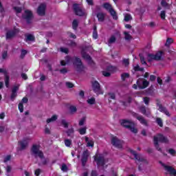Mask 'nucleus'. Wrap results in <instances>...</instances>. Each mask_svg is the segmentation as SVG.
Instances as JSON below:
<instances>
[{"label":"nucleus","mask_w":176,"mask_h":176,"mask_svg":"<svg viewBox=\"0 0 176 176\" xmlns=\"http://www.w3.org/2000/svg\"><path fill=\"white\" fill-rule=\"evenodd\" d=\"M69 63H73L76 71L78 72H82L85 71V66H83V63H82V60L80 58L74 56L73 58H71L68 56H67L65 58V60L60 61V65H67V64H69Z\"/></svg>","instance_id":"nucleus-1"},{"label":"nucleus","mask_w":176,"mask_h":176,"mask_svg":"<svg viewBox=\"0 0 176 176\" xmlns=\"http://www.w3.org/2000/svg\"><path fill=\"white\" fill-rule=\"evenodd\" d=\"M154 141V146L155 148L157 149V151H159L160 152H162V148L159 146V142H163L164 144H167L168 142V140L167 138L164 137V135L158 133L153 138Z\"/></svg>","instance_id":"nucleus-2"},{"label":"nucleus","mask_w":176,"mask_h":176,"mask_svg":"<svg viewBox=\"0 0 176 176\" xmlns=\"http://www.w3.org/2000/svg\"><path fill=\"white\" fill-rule=\"evenodd\" d=\"M131 153L132 155H133L135 159L138 160V162L141 163L138 166V170L139 171H142V164H143V166H148V164H149V161H148V160H146V158H145L144 157L138 155V154H137V153L134 151H132Z\"/></svg>","instance_id":"nucleus-3"},{"label":"nucleus","mask_w":176,"mask_h":176,"mask_svg":"<svg viewBox=\"0 0 176 176\" xmlns=\"http://www.w3.org/2000/svg\"><path fill=\"white\" fill-rule=\"evenodd\" d=\"M121 125L123 126V127H126V129H129L131 133H134L135 134H137L138 133V129L135 128V124L131 120H122L120 121Z\"/></svg>","instance_id":"nucleus-4"},{"label":"nucleus","mask_w":176,"mask_h":176,"mask_svg":"<svg viewBox=\"0 0 176 176\" xmlns=\"http://www.w3.org/2000/svg\"><path fill=\"white\" fill-rule=\"evenodd\" d=\"M73 10L76 16H79L80 17L86 16V10L85 8L78 3L73 5Z\"/></svg>","instance_id":"nucleus-5"},{"label":"nucleus","mask_w":176,"mask_h":176,"mask_svg":"<svg viewBox=\"0 0 176 176\" xmlns=\"http://www.w3.org/2000/svg\"><path fill=\"white\" fill-rule=\"evenodd\" d=\"M22 19L26 21L27 24H32V20H34V14L32 13V11L25 10L22 14Z\"/></svg>","instance_id":"nucleus-6"},{"label":"nucleus","mask_w":176,"mask_h":176,"mask_svg":"<svg viewBox=\"0 0 176 176\" xmlns=\"http://www.w3.org/2000/svg\"><path fill=\"white\" fill-rule=\"evenodd\" d=\"M32 155L34 156L35 159H38V157L41 158L43 157L45 155L43 152L39 149V146L38 145H33L31 149Z\"/></svg>","instance_id":"nucleus-7"},{"label":"nucleus","mask_w":176,"mask_h":176,"mask_svg":"<svg viewBox=\"0 0 176 176\" xmlns=\"http://www.w3.org/2000/svg\"><path fill=\"white\" fill-rule=\"evenodd\" d=\"M159 163L164 168V170H165V171H167V173H169L170 175L176 176V170L174 168H173V166H168L163 163L162 161H160Z\"/></svg>","instance_id":"nucleus-8"},{"label":"nucleus","mask_w":176,"mask_h":176,"mask_svg":"<svg viewBox=\"0 0 176 176\" xmlns=\"http://www.w3.org/2000/svg\"><path fill=\"white\" fill-rule=\"evenodd\" d=\"M162 56L163 52H157L155 54H149L148 55V56L149 57L148 61H152V60L160 61V60H162Z\"/></svg>","instance_id":"nucleus-9"},{"label":"nucleus","mask_w":176,"mask_h":176,"mask_svg":"<svg viewBox=\"0 0 176 176\" xmlns=\"http://www.w3.org/2000/svg\"><path fill=\"white\" fill-rule=\"evenodd\" d=\"M132 116L133 118H135L139 122L141 123V124H144V126H148V122L142 116H140V114L137 113H132Z\"/></svg>","instance_id":"nucleus-10"},{"label":"nucleus","mask_w":176,"mask_h":176,"mask_svg":"<svg viewBox=\"0 0 176 176\" xmlns=\"http://www.w3.org/2000/svg\"><path fill=\"white\" fill-rule=\"evenodd\" d=\"M46 13V4L41 3L37 8V14L38 16H45Z\"/></svg>","instance_id":"nucleus-11"},{"label":"nucleus","mask_w":176,"mask_h":176,"mask_svg":"<svg viewBox=\"0 0 176 176\" xmlns=\"http://www.w3.org/2000/svg\"><path fill=\"white\" fill-rule=\"evenodd\" d=\"M89 151L86 150L82 153L81 162H82V167H85L86 166V163H87V160L89 159Z\"/></svg>","instance_id":"nucleus-12"},{"label":"nucleus","mask_w":176,"mask_h":176,"mask_svg":"<svg viewBox=\"0 0 176 176\" xmlns=\"http://www.w3.org/2000/svg\"><path fill=\"white\" fill-rule=\"evenodd\" d=\"M94 161L97 162V166H104L107 160H105L104 155H100L97 158L95 157Z\"/></svg>","instance_id":"nucleus-13"},{"label":"nucleus","mask_w":176,"mask_h":176,"mask_svg":"<svg viewBox=\"0 0 176 176\" xmlns=\"http://www.w3.org/2000/svg\"><path fill=\"white\" fill-rule=\"evenodd\" d=\"M111 144L113 146H116V148H122V141L116 137L111 138Z\"/></svg>","instance_id":"nucleus-14"},{"label":"nucleus","mask_w":176,"mask_h":176,"mask_svg":"<svg viewBox=\"0 0 176 176\" xmlns=\"http://www.w3.org/2000/svg\"><path fill=\"white\" fill-rule=\"evenodd\" d=\"M17 32H19V30L17 29L8 31L6 35V39H12V38H14Z\"/></svg>","instance_id":"nucleus-15"},{"label":"nucleus","mask_w":176,"mask_h":176,"mask_svg":"<svg viewBox=\"0 0 176 176\" xmlns=\"http://www.w3.org/2000/svg\"><path fill=\"white\" fill-rule=\"evenodd\" d=\"M30 142V138L23 139L22 141L19 142L20 144L21 151H24V149H27V146H28V142Z\"/></svg>","instance_id":"nucleus-16"},{"label":"nucleus","mask_w":176,"mask_h":176,"mask_svg":"<svg viewBox=\"0 0 176 176\" xmlns=\"http://www.w3.org/2000/svg\"><path fill=\"white\" fill-rule=\"evenodd\" d=\"M3 74L5 76V83L6 87H9V80H10V77L9 75L8 74V71L5 69H0V74Z\"/></svg>","instance_id":"nucleus-17"},{"label":"nucleus","mask_w":176,"mask_h":176,"mask_svg":"<svg viewBox=\"0 0 176 176\" xmlns=\"http://www.w3.org/2000/svg\"><path fill=\"white\" fill-rule=\"evenodd\" d=\"M92 89L95 93H100L101 91V87L100 86L98 81H94L92 82Z\"/></svg>","instance_id":"nucleus-18"},{"label":"nucleus","mask_w":176,"mask_h":176,"mask_svg":"<svg viewBox=\"0 0 176 176\" xmlns=\"http://www.w3.org/2000/svg\"><path fill=\"white\" fill-rule=\"evenodd\" d=\"M158 110L160 112H162L163 113H165L166 116H170V112H168V110L166 109V107H163L161 104L157 103Z\"/></svg>","instance_id":"nucleus-19"},{"label":"nucleus","mask_w":176,"mask_h":176,"mask_svg":"<svg viewBox=\"0 0 176 176\" xmlns=\"http://www.w3.org/2000/svg\"><path fill=\"white\" fill-rule=\"evenodd\" d=\"M140 111L141 113L145 115V116H151V110L145 107V106H142L140 107Z\"/></svg>","instance_id":"nucleus-20"},{"label":"nucleus","mask_w":176,"mask_h":176,"mask_svg":"<svg viewBox=\"0 0 176 176\" xmlns=\"http://www.w3.org/2000/svg\"><path fill=\"white\" fill-rule=\"evenodd\" d=\"M82 58L85 60H87L89 64L91 65L93 64V60H91V57H90L89 54H87L86 52H82Z\"/></svg>","instance_id":"nucleus-21"},{"label":"nucleus","mask_w":176,"mask_h":176,"mask_svg":"<svg viewBox=\"0 0 176 176\" xmlns=\"http://www.w3.org/2000/svg\"><path fill=\"white\" fill-rule=\"evenodd\" d=\"M47 164V159L45 157V155L40 157V162H38V166H46Z\"/></svg>","instance_id":"nucleus-22"},{"label":"nucleus","mask_w":176,"mask_h":176,"mask_svg":"<svg viewBox=\"0 0 176 176\" xmlns=\"http://www.w3.org/2000/svg\"><path fill=\"white\" fill-rule=\"evenodd\" d=\"M98 21L102 22L105 20V14L104 12H99L97 14Z\"/></svg>","instance_id":"nucleus-23"},{"label":"nucleus","mask_w":176,"mask_h":176,"mask_svg":"<svg viewBox=\"0 0 176 176\" xmlns=\"http://www.w3.org/2000/svg\"><path fill=\"white\" fill-rule=\"evenodd\" d=\"M124 20L126 23L129 21H131V20H133V16H131V14H124Z\"/></svg>","instance_id":"nucleus-24"},{"label":"nucleus","mask_w":176,"mask_h":176,"mask_svg":"<svg viewBox=\"0 0 176 176\" xmlns=\"http://www.w3.org/2000/svg\"><path fill=\"white\" fill-rule=\"evenodd\" d=\"M116 42V37L115 36H111L108 40V45L111 46L112 43H115Z\"/></svg>","instance_id":"nucleus-25"},{"label":"nucleus","mask_w":176,"mask_h":176,"mask_svg":"<svg viewBox=\"0 0 176 176\" xmlns=\"http://www.w3.org/2000/svg\"><path fill=\"white\" fill-rule=\"evenodd\" d=\"M109 12L111 14L114 20H118V15H116V12H115V10H113V8H111Z\"/></svg>","instance_id":"nucleus-26"},{"label":"nucleus","mask_w":176,"mask_h":176,"mask_svg":"<svg viewBox=\"0 0 176 176\" xmlns=\"http://www.w3.org/2000/svg\"><path fill=\"white\" fill-rule=\"evenodd\" d=\"M75 132V130L73 127L69 129L67 131H66V134H67V137H72V134Z\"/></svg>","instance_id":"nucleus-27"},{"label":"nucleus","mask_w":176,"mask_h":176,"mask_svg":"<svg viewBox=\"0 0 176 176\" xmlns=\"http://www.w3.org/2000/svg\"><path fill=\"white\" fill-rule=\"evenodd\" d=\"M124 39L126 41H131V39H133V37L131 36V35L129 34V32H124Z\"/></svg>","instance_id":"nucleus-28"},{"label":"nucleus","mask_w":176,"mask_h":176,"mask_svg":"<svg viewBox=\"0 0 176 176\" xmlns=\"http://www.w3.org/2000/svg\"><path fill=\"white\" fill-rule=\"evenodd\" d=\"M149 86V81L143 78V82L142 84V89H146Z\"/></svg>","instance_id":"nucleus-29"},{"label":"nucleus","mask_w":176,"mask_h":176,"mask_svg":"<svg viewBox=\"0 0 176 176\" xmlns=\"http://www.w3.org/2000/svg\"><path fill=\"white\" fill-rule=\"evenodd\" d=\"M130 78V74L129 73H123L121 74L122 80H126V79Z\"/></svg>","instance_id":"nucleus-30"},{"label":"nucleus","mask_w":176,"mask_h":176,"mask_svg":"<svg viewBox=\"0 0 176 176\" xmlns=\"http://www.w3.org/2000/svg\"><path fill=\"white\" fill-rule=\"evenodd\" d=\"M103 8H104L106 10H108V12H109V10L112 9V6L109 3H105L103 4Z\"/></svg>","instance_id":"nucleus-31"},{"label":"nucleus","mask_w":176,"mask_h":176,"mask_svg":"<svg viewBox=\"0 0 176 176\" xmlns=\"http://www.w3.org/2000/svg\"><path fill=\"white\" fill-rule=\"evenodd\" d=\"M56 120H57V116L54 115L47 120V123H52V122H56Z\"/></svg>","instance_id":"nucleus-32"},{"label":"nucleus","mask_w":176,"mask_h":176,"mask_svg":"<svg viewBox=\"0 0 176 176\" xmlns=\"http://www.w3.org/2000/svg\"><path fill=\"white\" fill-rule=\"evenodd\" d=\"M78 25H79V22L78 20L74 19L72 23L73 30H76L78 28Z\"/></svg>","instance_id":"nucleus-33"},{"label":"nucleus","mask_w":176,"mask_h":176,"mask_svg":"<svg viewBox=\"0 0 176 176\" xmlns=\"http://www.w3.org/2000/svg\"><path fill=\"white\" fill-rule=\"evenodd\" d=\"M161 5L162 6H163L164 8H167V9H170V4L167 3V2L166 1V0H162L161 1Z\"/></svg>","instance_id":"nucleus-34"},{"label":"nucleus","mask_w":176,"mask_h":176,"mask_svg":"<svg viewBox=\"0 0 176 176\" xmlns=\"http://www.w3.org/2000/svg\"><path fill=\"white\" fill-rule=\"evenodd\" d=\"M6 175L12 176V175H10V173L12 172V166H7V167L6 168Z\"/></svg>","instance_id":"nucleus-35"},{"label":"nucleus","mask_w":176,"mask_h":176,"mask_svg":"<svg viewBox=\"0 0 176 176\" xmlns=\"http://www.w3.org/2000/svg\"><path fill=\"white\" fill-rule=\"evenodd\" d=\"M143 78H139L137 81V85L139 89H142Z\"/></svg>","instance_id":"nucleus-36"},{"label":"nucleus","mask_w":176,"mask_h":176,"mask_svg":"<svg viewBox=\"0 0 176 176\" xmlns=\"http://www.w3.org/2000/svg\"><path fill=\"white\" fill-rule=\"evenodd\" d=\"M65 146L69 147L71 145H72V140L69 139L65 140Z\"/></svg>","instance_id":"nucleus-37"},{"label":"nucleus","mask_w":176,"mask_h":176,"mask_svg":"<svg viewBox=\"0 0 176 176\" xmlns=\"http://www.w3.org/2000/svg\"><path fill=\"white\" fill-rule=\"evenodd\" d=\"M61 124H62V126H63V127H65V129H68V126L69 125L68 122H67V120H61Z\"/></svg>","instance_id":"nucleus-38"},{"label":"nucleus","mask_w":176,"mask_h":176,"mask_svg":"<svg viewBox=\"0 0 176 176\" xmlns=\"http://www.w3.org/2000/svg\"><path fill=\"white\" fill-rule=\"evenodd\" d=\"M87 102H88V104L90 105H94V104H96V98H91L87 100Z\"/></svg>","instance_id":"nucleus-39"},{"label":"nucleus","mask_w":176,"mask_h":176,"mask_svg":"<svg viewBox=\"0 0 176 176\" xmlns=\"http://www.w3.org/2000/svg\"><path fill=\"white\" fill-rule=\"evenodd\" d=\"M67 45L71 46V47H76V43L75 41H69L67 42Z\"/></svg>","instance_id":"nucleus-40"},{"label":"nucleus","mask_w":176,"mask_h":176,"mask_svg":"<svg viewBox=\"0 0 176 176\" xmlns=\"http://www.w3.org/2000/svg\"><path fill=\"white\" fill-rule=\"evenodd\" d=\"M13 9L16 12V14L23 12V8H21V7H14Z\"/></svg>","instance_id":"nucleus-41"},{"label":"nucleus","mask_w":176,"mask_h":176,"mask_svg":"<svg viewBox=\"0 0 176 176\" xmlns=\"http://www.w3.org/2000/svg\"><path fill=\"white\" fill-rule=\"evenodd\" d=\"M156 122L160 127H163V121L162 120V118H157L156 120Z\"/></svg>","instance_id":"nucleus-42"},{"label":"nucleus","mask_w":176,"mask_h":176,"mask_svg":"<svg viewBox=\"0 0 176 176\" xmlns=\"http://www.w3.org/2000/svg\"><path fill=\"white\" fill-rule=\"evenodd\" d=\"M35 40V37H34L32 34H28L26 35V42L28 41H34Z\"/></svg>","instance_id":"nucleus-43"},{"label":"nucleus","mask_w":176,"mask_h":176,"mask_svg":"<svg viewBox=\"0 0 176 176\" xmlns=\"http://www.w3.org/2000/svg\"><path fill=\"white\" fill-rule=\"evenodd\" d=\"M107 71H109V72H116V67L113 66H109L107 67Z\"/></svg>","instance_id":"nucleus-44"},{"label":"nucleus","mask_w":176,"mask_h":176,"mask_svg":"<svg viewBox=\"0 0 176 176\" xmlns=\"http://www.w3.org/2000/svg\"><path fill=\"white\" fill-rule=\"evenodd\" d=\"M60 52H62V53H65V54H68V52H69V50H68V48L67 47H61L60 48Z\"/></svg>","instance_id":"nucleus-45"},{"label":"nucleus","mask_w":176,"mask_h":176,"mask_svg":"<svg viewBox=\"0 0 176 176\" xmlns=\"http://www.w3.org/2000/svg\"><path fill=\"white\" fill-rule=\"evenodd\" d=\"M134 71H140L143 72L144 71V67H140V65H136L133 67Z\"/></svg>","instance_id":"nucleus-46"},{"label":"nucleus","mask_w":176,"mask_h":176,"mask_svg":"<svg viewBox=\"0 0 176 176\" xmlns=\"http://www.w3.org/2000/svg\"><path fill=\"white\" fill-rule=\"evenodd\" d=\"M61 170L64 173H67V171H68V166H67V165L65 164H62Z\"/></svg>","instance_id":"nucleus-47"},{"label":"nucleus","mask_w":176,"mask_h":176,"mask_svg":"<svg viewBox=\"0 0 176 176\" xmlns=\"http://www.w3.org/2000/svg\"><path fill=\"white\" fill-rule=\"evenodd\" d=\"M174 42V40L173 38H169L166 40V46H170V43H173Z\"/></svg>","instance_id":"nucleus-48"},{"label":"nucleus","mask_w":176,"mask_h":176,"mask_svg":"<svg viewBox=\"0 0 176 176\" xmlns=\"http://www.w3.org/2000/svg\"><path fill=\"white\" fill-rule=\"evenodd\" d=\"M87 128L86 127H84V128H82L80 129H79V133L81 135H83L84 134H86V130H87Z\"/></svg>","instance_id":"nucleus-49"},{"label":"nucleus","mask_w":176,"mask_h":176,"mask_svg":"<svg viewBox=\"0 0 176 176\" xmlns=\"http://www.w3.org/2000/svg\"><path fill=\"white\" fill-rule=\"evenodd\" d=\"M108 96L109 98H111V100H115L116 98V95H115L114 93H109Z\"/></svg>","instance_id":"nucleus-50"},{"label":"nucleus","mask_w":176,"mask_h":176,"mask_svg":"<svg viewBox=\"0 0 176 176\" xmlns=\"http://www.w3.org/2000/svg\"><path fill=\"white\" fill-rule=\"evenodd\" d=\"M102 74L103 76H106L107 78L111 76V73L109 72L103 71V72H102Z\"/></svg>","instance_id":"nucleus-51"},{"label":"nucleus","mask_w":176,"mask_h":176,"mask_svg":"<svg viewBox=\"0 0 176 176\" xmlns=\"http://www.w3.org/2000/svg\"><path fill=\"white\" fill-rule=\"evenodd\" d=\"M76 111H77L76 107H75V106L70 107V112L72 113H75L76 112Z\"/></svg>","instance_id":"nucleus-52"},{"label":"nucleus","mask_w":176,"mask_h":176,"mask_svg":"<svg viewBox=\"0 0 176 176\" xmlns=\"http://www.w3.org/2000/svg\"><path fill=\"white\" fill-rule=\"evenodd\" d=\"M19 109L21 113L24 112V106H23V103L21 102L19 104Z\"/></svg>","instance_id":"nucleus-53"},{"label":"nucleus","mask_w":176,"mask_h":176,"mask_svg":"<svg viewBox=\"0 0 176 176\" xmlns=\"http://www.w3.org/2000/svg\"><path fill=\"white\" fill-rule=\"evenodd\" d=\"M25 54H27V50H22L21 54V58H24V57L25 56Z\"/></svg>","instance_id":"nucleus-54"},{"label":"nucleus","mask_w":176,"mask_h":176,"mask_svg":"<svg viewBox=\"0 0 176 176\" xmlns=\"http://www.w3.org/2000/svg\"><path fill=\"white\" fill-rule=\"evenodd\" d=\"M85 122H86V118H82L80 121H79V126H83L85 124Z\"/></svg>","instance_id":"nucleus-55"},{"label":"nucleus","mask_w":176,"mask_h":176,"mask_svg":"<svg viewBox=\"0 0 176 176\" xmlns=\"http://www.w3.org/2000/svg\"><path fill=\"white\" fill-rule=\"evenodd\" d=\"M16 96H17V92L12 91L11 95V100L13 101Z\"/></svg>","instance_id":"nucleus-56"},{"label":"nucleus","mask_w":176,"mask_h":176,"mask_svg":"<svg viewBox=\"0 0 176 176\" xmlns=\"http://www.w3.org/2000/svg\"><path fill=\"white\" fill-rule=\"evenodd\" d=\"M42 173V170L41 168H38L35 170L34 174L36 176H39V175Z\"/></svg>","instance_id":"nucleus-57"},{"label":"nucleus","mask_w":176,"mask_h":176,"mask_svg":"<svg viewBox=\"0 0 176 176\" xmlns=\"http://www.w3.org/2000/svg\"><path fill=\"white\" fill-rule=\"evenodd\" d=\"M19 87H20V85H14L12 88V91H14L15 93H17V90H19Z\"/></svg>","instance_id":"nucleus-58"},{"label":"nucleus","mask_w":176,"mask_h":176,"mask_svg":"<svg viewBox=\"0 0 176 176\" xmlns=\"http://www.w3.org/2000/svg\"><path fill=\"white\" fill-rule=\"evenodd\" d=\"M150 99L148 97L144 98V102L146 104V105H148L149 104Z\"/></svg>","instance_id":"nucleus-59"},{"label":"nucleus","mask_w":176,"mask_h":176,"mask_svg":"<svg viewBox=\"0 0 176 176\" xmlns=\"http://www.w3.org/2000/svg\"><path fill=\"white\" fill-rule=\"evenodd\" d=\"M66 86L67 87H69V89H72V87H74V84H72V82H66Z\"/></svg>","instance_id":"nucleus-60"},{"label":"nucleus","mask_w":176,"mask_h":176,"mask_svg":"<svg viewBox=\"0 0 176 176\" xmlns=\"http://www.w3.org/2000/svg\"><path fill=\"white\" fill-rule=\"evenodd\" d=\"M123 64H124V65H125V67H127L129 65V64H130L129 59H124Z\"/></svg>","instance_id":"nucleus-61"},{"label":"nucleus","mask_w":176,"mask_h":176,"mask_svg":"<svg viewBox=\"0 0 176 176\" xmlns=\"http://www.w3.org/2000/svg\"><path fill=\"white\" fill-rule=\"evenodd\" d=\"M87 146H94V142H93V140H89L87 142Z\"/></svg>","instance_id":"nucleus-62"},{"label":"nucleus","mask_w":176,"mask_h":176,"mask_svg":"<svg viewBox=\"0 0 176 176\" xmlns=\"http://www.w3.org/2000/svg\"><path fill=\"white\" fill-rule=\"evenodd\" d=\"M150 80H151V82H155L156 80V76L151 75L150 76Z\"/></svg>","instance_id":"nucleus-63"},{"label":"nucleus","mask_w":176,"mask_h":176,"mask_svg":"<svg viewBox=\"0 0 176 176\" xmlns=\"http://www.w3.org/2000/svg\"><path fill=\"white\" fill-rule=\"evenodd\" d=\"M140 57L142 64H146V62L145 61V58H144L142 55H140Z\"/></svg>","instance_id":"nucleus-64"}]
</instances>
